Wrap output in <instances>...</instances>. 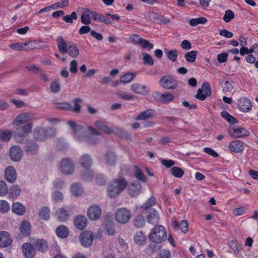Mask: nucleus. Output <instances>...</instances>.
<instances>
[{
    "label": "nucleus",
    "mask_w": 258,
    "mask_h": 258,
    "mask_svg": "<svg viewBox=\"0 0 258 258\" xmlns=\"http://www.w3.org/2000/svg\"><path fill=\"white\" fill-rule=\"evenodd\" d=\"M67 124L73 130L74 138L76 141L79 142H85L89 145H94L99 142V138L94 136H100L101 134L94 127L88 126L87 130L91 134V136H85L84 135V128L81 125L77 124L75 122L73 121H69Z\"/></svg>",
    "instance_id": "1"
},
{
    "label": "nucleus",
    "mask_w": 258,
    "mask_h": 258,
    "mask_svg": "<svg viewBox=\"0 0 258 258\" xmlns=\"http://www.w3.org/2000/svg\"><path fill=\"white\" fill-rule=\"evenodd\" d=\"M56 42L58 49L61 54L68 53L73 58H76L79 56V48L73 42L71 41L66 42L62 37L59 36L56 39Z\"/></svg>",
    "instance_id": "2"
},
{
    "label": "nucleus",
    "mask_w": 258,
    "mask_h": 258,
    "mask_svg": "<svg viewBox=\"0 0 258 258\" xmlns=\"http://www.w3.org/2000/svg\"><path fill=\"white\" fill-rule=\"evenodd\" d=\"M127 182L122 177L114 179L107 187L109 197L114 198L118 195L126 186Z\"/></svg>",
    "instance_id": "3"
},
{
    "label": "nucleus",
    "mask_w": 258,
    "mask_h": 258,
    "mask_svg": "<svg viewBox=\"0 0 258 258\" xmlns=\"http://www.w3.org/2000/svg\"><path fill=\"white\" fill-rule=\"evenodd\" d=\"M166 236V229L161 225L155 226L149 234L150 239L157 243H160L165 240Z\"/></svg>",
    "instance_id": "4"
},
{
    "label": "nucleus",
    "mask_w": 258,
    "mask_h": 258,
    "mask_svg": "<svg viewBox=\"0 0 258 258\" xmlns=\"http://www.w3.org/2000/svg\"><path fill=\"white\" fill-rule=\"evenodd\" d=\"M228 132L230 136L234 138H242L249 136V132L240 126H233L228 128Z\"/></svg>",
    "instance_id": "5"
},
{
    "label": "nucleus",
    "mask_w": 258,
    "mask_h": 258,
    "mask_svg": "<svg viewBox=\"0 0 258 258\" xmlns=\"http://www.w3.org/2000/svg\"><path fill=\"white\" fill-rule=\"evenodd\" d=\"M115 220L119 223L125 224L131 219V213L130 211L125 208L118 209L114 214Z\"/></svg>",
    "instance_id": "6"
},
{
    "label": "nucleus",
    "mask_w": 258,
    "mask_h": 258,
    "mask_svg": "<svg viewBox=\"0 0 258 258\" xmlns=\"http://www.w3.org/2000/svg\"><path fill=\"white\" fill-rule=\"evenodd\" d=\"M160 85L166 89H175L178 86L177 81L171 76H165L159 80Z\"/></svg>",
    "instance_id": "7"
},
{
    "label": "nucleus",
    "mask_w": 258,
    "mask_h": 258,
    "mask_svg": "<svg viewBox=\"0 0 258 258\" xmlns=\"http://www.w3.org/2000/svg\"><path fill=\"white\" fill-rule=\"evenodd\" d=\"M59 169L63 174H71L74 171L75 164L71 160L64 158L60 161Z\"/></svg>",
    "instance_id": "8"
},
{
    "label": "nucleus",
    "mask_w": 258,
    "mask_h": 258,
    "mask_svg": "<svg viewBox=\"0 0 258 258\" xmlns=\"http://www.w3.org/2000/svg\"><path fill=\"white\" fill-rule=\"evenodd\" d=\"M33 124L32 123H28L21 127H18L16 130L15 134V138L18 143H22V137L27 134L30 133L32 131Z\"/></svg>",
    "instance_id": "9"
},
{
    "label": "nucleus",
    "mask_w": 258,
    "mask_h": 258,
    "mask_svg": "<svg viewBox=\"0 0 258 258\" xmlns=\"http://www.w3.org/2000/svg\"><path fill=\"white\" fill-rule=\"evenodd\" d=\"M82 245L87 247L93 242L94 237L92 232L85 231L83 232L79 236Z\"/></svg>",
    "instance_id": "10"
},
{
    "label": "nucleus",
    "mask_w": 258,
    "mask_h": 258,
    "mask_svg": "<svg viewBox=\"0 0 258 258\" xmlns=\"http://www.w3.org/2000/svg\"><path fill=\"white\" fill-rule=\"evenodd\" d=\"M34 119V114L31 112H24L18 115L14 119L13 125H20Z\"/></svg>",
    "instance_id": "11"
},
{
    "label": "nucleus",
    "mask_w": 258,
    "mask_h": 258,
    "mask_svg": "<svg viewBox=\"0 0 258 258\" xmlns=\"http://www.w3.org/2000/svg\"><path fill=\"white\" fill-rule=\"evenodd\" d=\"M250 100L246 97H241L237 101V108L243 112H248L252 108Z\"/></svg>",
    "instance_id": "12"
},
{
    "label": "nucleus",
    "mask_w": 258,
    "mask_h": 258,
    "mask_svg": "<svg viewBox=\"0 0 258 258\" xmlns=\"http://www.w3.org/2000/svg\"><path fill=\"white\" fill-rule=\"evenodd\" d=\"M228 148L232 152L235 153H242L244 149V143L238 140L232 141L229 143Z\"/></svg>",
    "instance_id": "13"
},
{
    "label": "nucleus",
    "mask_w": 258,
    "mask_h": 258,
    "mask_svg": "<svg viewBox=\"0 0 258 258\" xmlns=\"http://www.w3.org/2000/svg\"><path fill=\"white\" fill-rule=\"evenodd\" d=\"M87 215L91 220H97L100 218L101 215V209L99 206L93 205L88 208Z\"/></svg>",
    "instance_id": "14"
},
{
    "label": "nucleus",
    "mask_w": 258,
    "mask_h": 258,
    "mask_svg": "<svg viewBox=\"0 0 258 258\" xmlns=\"http://www.w3.org/2000/svg\"><path fill=\"white\" fill-rule=\"evenodd\" d=\"M80 163L84 170H86L87 173L92 175V170L90 169V167L92 165V161L89 155L84 154L82 156L80 159Z\"/></svg>",
    "instance_id": "15"
},
{
    "label": "nucleus",
    "mask_w": 258,
    "mask_h": 258,
    "mask_svg": "<svg viewBox=\"0 0 258 258\" xmlns=\"http://www.w3.org/2000/svg\"><path fill=\"white\" fill-rule=\"evenodd\" d=\"M23 156V151L20 147L14 146L10 150V157L15 162L20 161Z\"/></svg>",
    "instance_id": "16"
},
{
    "label": "nucleus",
    "mask_w": 258,
    "mask_h": 258,
    "mask_svg": "<svg viewBox=\"0 0 258 258\" xmlns=\"http://www.w3.org/2000/svg\"><path fill=\"white\" fill-rule=\"evenodd\" d=\"M209 90L210 84L208 82H204L201 88L198 90L196 98L201 101L204 100L207 98Z\"/></svg>",
    "instance_id": "17"
},
{
    "label": "nucleus",
    "mask_w": 258,
    "mask_h": 258,
    "mask_svg": "<svg viewBox=\"0 0 258 258\" xmlns=\"http://www.w3.org/2000/svg\"><path fill=\"white\" fill-rule=\"evenodd\" d=\"M22 251L26 258H33L35 255V249L33 244L25 243L22 245Z\"/></svg>",
    "instance_id": "18"
},
{
    "label": "nucleus",
    "mask_w": 258,
    "mask_h": 258,
    "mask_svg": "<svg viewBox=\"0 0 258 258\" xmlns=\"http://www.w3.org/2000/svg\"><path fill=\"white\" fill-rule=\"evenodd\" d=\"M131 89L135 93L143 95H146L149 93V89L146 86L139 83L133 84Z\"/></svg>",
    "instance_id": "19"
},
{
    "label": "nucleus",
    "mask_w": 258,
    "mask_h": 258,
    "mask_svg": "<svg viewBox=\"0 0 258 258\" xmlns=\"http://www.w3.org/2000/svg\"><path fill=\"white\" fill-rule=\"evenodd\" d=\"M12 242L11 235L8 232L0 231V247H8L11 244Z\"/></svg>",
    "instance_id": "20"
},
{
    "label": "nucleus",
    "mask_w": 258,
    "mask_h": 258,
    "mask_svg": "<svg viewBox=\"0 0 258 258\" xmlns=\"http://www.w3.org/2000/svg\"><path fill=\"white\" fill-rule=\"evenodd\" d=\"M102 162L109 166L114 165L116 162V157L112 152H108L104 154Z\"/></svg>",
    "instance_id": "21"
},
{
    "label": "nucleus",
    "mask_w": 258,
    "mask_h": 258,
    "mask_svg": "<svg viewBox=\"0 0 258 258\" xmlns=\"http://www.w3.org/2000/svg\"><path fill=\"white\" fill-rule=\"evenodd\" d=\"M16 172L12 166L8 167L5 172L6 179L9 182H14L16 179Z\"/></svg>",
    "instance_id": "22"
},
{
    "label": "nucleus",
    "mask_w": 258,
    "mask_h": 258,
    "mask_svg": "<svg viewBox=\"0 0 258 258\" xmlns=\"http://www.w3.org/2000/svg\"><path fill=\"white\" fill-rule=\"evenodd\" d=\"M74 224L77 228L83 230L86 228L87 225V220L85 216L79 215L74 219Z\"/></svg>",
    "instance_id": "23"
},
{
    "label": "nucleus",
    "mask_w": 258,
    "mask_h": 258,
    "mask_svg": "<svg viewBox=\"0 0 258 258\" xmlns=\"http://www.w3.org/2000/svg\"><path fill=\"white\" fill-rule=\"evenodd\" d=\"M148 213L147 217V222L152 224L158 223L159 218L158 212L154 209H151Z\"/></svg>",
    "instance_id": "24"
},
{
    "label": "nucleus",
    "mask_w": 258,
    "mask_h": 258,
    "mask_svg": "<svg viewBox=\"0 0 258 258\" xmlns=\"http://www.w3.org/2000/svg\"><path fill=\"white\" fill-rule=\"evenodd\" d=\"M221 87L224 94L230 93L234 88L233 81L231 78H228L221 83Z\"/></svg>",
    "instance_id": "25"
},
{
    "label": "nucleus",
    "mask_w": 258,
    "mask_h": 258,
    "mask_svg": "<svg viewBox=\"0 0 258 258\" xmlns=\"http://www.w3.org/2000/svg\"><path fill=\"white\" fill-rule=\"evenodd\" d=\"M141 189V185L140 183H133L128 186V191L131 197L138 195Z\"/></svg>",
    "instance_id": "26"
},
{
    "label": "nucleus",
    "mask_w": 258,
    "mask_h": 258,
    "mask_svg": "<svg viewBox=\"0 0 258 258\" xmlns=\"http://www.w3.org/2000/svg\"><path fill=\"white\" fill-rule=\"evenodd\" d=\"M35 250L44 252L47 249V245L44 239H37L33 243Z\"/></svg>",
    "instance_id": "27"
},
{
    "label": "nucleus",
    "mask_w": 258,
    "mask_h": 258,
    "mask_svg": "<svg viewBox=\"0 0 258 258\" xmlns=\"http://www.w3.org/2000/svg\"><path fill=\"white\" fill-rule=\"evenodd\" d=\"M154 117V111L151 110H146L141 112L135 119L136 120H146Z\"/></svg>",
    "instance_id": "28"
},
{
    "label": "nucleus",
    "mask_w": 258,
    "mask_h": 258,
    "mask_svg": "<svg viewBox=\"0 0 258 258\" xmlns=\"http://www.w3.org/2000/svg\"><path fill=\"white\" fill-rule=\"evenodd\" d=\"M12 210L18 215H23L25 212V207L20 202H16L13 204Z\"/></svg>",
    "instance_id": "29"
},
{
    "label": "nucleus",
    "mask_w": 258,
    "mask_h": 258,
    "mask_svg": "<svg viewBox=\"0 0 258 258\" xmlns=\"http://www.w3.org/2000/svg\"><path fill=\"white\" fill-rule=\"evenodd\" d=\"M55 214L57 220L60 222L66 221L68 219L69 216L68 211L63 208L58 209L56 211Z\"/></svg>",
    "instance_id": "30"
},
{
    "label": "nucleus",
    "mask_w": 258,
    "mask_h": 258,
    "mask_svg": "<svg viewBox=\"0 0 258 258\" xmlns=\"http://www.w3.org/2000/svg\"><path fill=\"white\" fill-rule=\"evenodd\" d=\"M56 235L60 238H66L69 233L68 228L64 225H59L55 230Z\"/></svg>",
    "instance_id": "31"
},
{
    "label": "nucleus",
    "mask_w": 258,
    "mask_h": 258,
    "mask_svg": "<svg viewBox=\"0 0 258 258\" xmlns=\"http://www.w3.org/2000/svg\"><path fill=\"white\" fill-rule=\"evenodd\" d=\"M38 149V146L33 142H29L25 146V152L29 155H33L36 153Z\"/></svg>",
    "instance_id": "32"
},
{
    "label": "nucleus",
    "mask_w": 258,
    "mask_h": 258,
    "mask_svg": "<svg viewBox=\"0 0 258 258\" xmlns=\"http://www.w3.org/2000/svg\"><path fill=\"white\" fill-rule=\"evenodd\" d=\"M105 133L107 134H113L117 136L119 135L121 133V130L116 126L110 127L106 124L103 126L102 130Z\"/></svg>",
    "instance_id": "33"
},
{
    "label": "nucleus",
    "mask_w": 258,
    "mask_h": 258,
    "mask_svg": "<svg viewBox=\"0 0 258 258\" xmlns=\"http://www.w3.org/2000/svg\"><path fill=\"white\" fill-rule=\"evenodd\" d=\"M38 216L42 220H48L50 217V209L46 207H42L39 212Z\"/></svg>",
    "instance_id": "34"
},
{
    "label": "nucleus",
    "mask_w": 258,
    "mask_h": 258,
    "mask_svg": "<svg viewBox=\"0 0 258 258\" xmlns=\"http://www.w3.org/2000/svg\"><path fill=\"white\" fill-rule=\"evenodd\" d=\"M136 77L133 73H127L120 77L119 82L122 84H127L131 82Z\"/></svg>",
    "instance_id": "35"
},
{
    "label": "nucleus",
    "mask_w": 258,
    "mask_h": 258,
    "mask_svg": "<svg viewBox=\"0 0 258 258\" xmlns=\"http://www.w3.org/2000/svg\"><path fill=\"white\" fill-rule=\"evenodd\" d=\"M20 229L21 233L25 236L29 235L31 233L30 225L28 221H23L21 224Z\"/></svg>",
    "instance_id": "36"
},
{
    "label": "nucleus",
    "mask_w": 258,
    "mask_h": 258,
    "mask_svg": "<svg viewBox=\"0 0 258 258\" xmlns=\"http://www.w3.org/2000/svg\"><path fill=\"white\" fill-rule=\"evenodd\" d=\"M91 10L89 9H85L84 12L81 17V23L85 25H89L91 24Z\"/></svg>",
    "instance_id": "37"
},
{
    "label": "nucleus",
    "mask_w": 258,
    "mask_h": 258,
    "mask_svg": "<svg viewBox=\"0 0 258 258\" xmlns=\"http://www.w3.org/2000/svg\"><path fill=\"white\" fill-rule=\"evenodd\" d=\"M13 135V132L10 130H5L0 132V140L8 142L10 141Z\"/></svg>",
    "instance_id": "38"
},
{
    "label": "nucleus",
    "mask_w": 258,
    "mask_h": 258,
    "mask_svg": "<svg viewBox=\"0 0 258 258\" xmlns=\"http://www.w3.org/2000/svg\"><path fill=\"white\" fill-rule=\"evenodd\" d=\"M44 132L43 128H38L35 130L34 131V136L36 140L38 141H43L44 140L46 137H50L51 135H49L46 133H44V135L43 136H41V134L43 133Z\"/></svg>",
    "instance_id": "39"
},
{
    "label": "nucleus",
    "mask_w": 258,
    "mask_h": 258,
    "mask_svg": "<svg viewBox=\"0 0 258 258\" xmlns=\"http://www.w3.org/2000/svg\"><path fill=\"white\" fill-rule=\"evenodd\" d=\"M134 240L138 245H143L145 244L146 237L142 232H139L135 234Z\"/></svg>",
    "instance_id": "40"
},
{
    "label": "nucleus",
    "mask_w": 258,
    "mask_h": 258,
    "mask_svg": "<svg viewBox=\"0 0 258 258\" xmlns=\"http://www.w3.org/2000/svg\"><path fill=\"white\" fill-rule=\"evenodd\" d=\"M164 51L169 59L173 62H175L177 60L178 53L177 49L169 50L168 49H166L164 50Z\"/></svg>",
    "instance_id": "41"
},
{
    "label": "nucleus",
    "mask_w": 258,
    "mask_h": 258,
    "mask_svg": "<svg viewBox=\"0 0 258 258\" xmlns=\"http://www.w3.org/2000/svg\"><path fill=\"white\" fill-rule=\"evenodd\" d=\"M221 114L222 117L231 124H234L238 122V120L231 115L227 111H223Z\"/></svg>",
    "instance_id": "42"
},
{
    "label": "nucleus",
    "mask_w": 258,
    "mask_h": 258,
    "mask_svg": "<svg viewBox=\"0 0 258 258\" xmlns=\"http://www.w3.org/2000/svg\"><path fill=\"white\" fill-rule=\"evenodd\" d=\"M21 189L17 185H14L11 188L9 193V198L15 199L17 198L20 194Z\"/></svg>",
    "instance_id": "43"
},
{
    "label": "nucleus",
    "mask_w": 258,
    "mask_h": 258,
    "mask_svg": "<svg viewBox=\"0 0 258 258\" xmlns=\"http://www.w3.org/2000/svg\"><path fill=\"white\" fill-rule=\"evenodd\" d=\"M134 171H135V177L139 180L145 182L147 181V178L142 172V171L140 169V168L137 166H135L134 167Z\"/></svg>",
    "instance_id": "44"
},
{
    "label": "nucleus",
    "mask_w": 258,
    "mask_h": 258,
    "mask_svg": "<svg viewBox=\"0 0 258 258\" xmlns=\"http://www.w3.org/2000/svg\"><path fill=\"white\" fill-rule=\"evenodd\" d=\"M31 44V43H15L10 45V48L14 50L22 51L25 50V46Z\"/></svg>",
    "instance_id": "45"
},
{
    "label": "nucleus",
    "mask_w": 258,
    "mask_h": 258,
    "mask_svg": "<svg viewBox=\"0 0 258 258\" xmlns=\"http://www.w3.org/2000/svg\"><path fill=\"white\" fill-rule=\"evenodd\" d=\"M71 191L75 196L81 195L83 192L82 187L78 183H74L72 185Z\"/></svg>",
    "instance_id": "46"
},
{
    "label": "nucleus",
    "mask_w": 258,
    "mask_h": 258,
    "mask_svg": "<svg viewBox=\"0 0 258 258\" xmlns=\"http://www.w3.org/2000/svg\"><path fill=\"white\" fill-rule=\"evenodd\" d=\"M197 52L196 50H191L186 53L184 55V57L187 61L191 63L194 62L197 56Z\"/></svg>",
    "instance_id": "47"
},
{
    "label": "nucleus",
    "mask_w": 258,
    "mask_h": 258,
    "mask_svg": "<svg viewBox=\"0 0 258 258\" xmlns=\"http://www.w3.org/2000/svg\"><path fill=\"white\" fill-rule=\"evenodd\" d=\"M171 173L174 177L180 178L183 176L184 171L181 168L174 166L171 168Z\"/></svg>",
    "instance_id": "48"
},
{
    "label": "nucleus",
    "mask_w": 258,
    "mask_h": 258,
    "mask_svg": "<svg viewBox=\"0 0 258 258\" xmlns=\"http://www.w3.org/2000/svg\"><path fill=\"white\" fill-rule=\"evenodd\" d=\"M82 101V99L80 98H77L74 100V106H72V109L70 110H72L73 111L77 113H79L81 111V106L80 105V103Z\"/></svg>",
    "instance_id": "49"
},
{
    "label": "nucleus",
    "mask_w": 258,
    "mask_h": 258,
    "mask_svg": "<svg viewBox=\"0 0 258 258\" xmlns=\"http://www.w3.org/2000/svg\"><path fill=\"white\" fill-rule=\"evenodd\" d=\"M50 90L52 92L56 93L60 90V83L58 80H55L52 82L50 85Z\"/></svg>",
    "instance_id": "50"
},
{
    "label": "nucleus",
    "mask_w": 258,
    "mask_h": 258,
    "mask_svg": "<svg viewBox=\"0 0 258 258\" xmlns=\"http://www.w3.org/2000/svg\"><path fill=\"white\" fill-rule=\"evenodd\" d=\"M135 226L137 228H141L145 224V220L143 216H138L134 221Z\"/></svg>",
    "instance_id": "51"
},
{
    "label": "nucleus",
    "mask_w": 258,
    "mask_h": 258,
    "mask_svg": "<svg viewBox=\"0 0 258 258\" xmlns=\"http://www.w3.org/2000/svg\"><path fill=\"white\" fill-rule=\"evenodd\" d=\"M207 20L204 17L192 19L189 21V24L192 26H196L199 24H204Z\"/></svg>",
    "instance_id": "52"
},
{
    "label": "nucleus",
    "mask_w": 258,
    "mask_h": 258,
    "mask_svg": "<svg viewBox=\"0 0 258 258\" xmlns=\"http://www.w3.org/2000/svg\"><path fill=\"white\" fill-rule=\"evenodd\" d=\"M10 209L9 203L5 200H0V212L5 213Z\"/></svg>",
    "instance_id": "53"
},
{
    "label": "nucleus",
    "mask_w": 258,
    "mask_h": 258,
    "mask_svg": "<svg viewBox=\"0 0 258 258\" xmlns=\"http://www.w3.org/2000/svg\"><path fill=\"white\" fill-rule=\"evenodd\" d=\"M63 198V195L60 191H55L52 194V200L55 203L62 201Z\"/></svg>",
    "instance_id": "54"
},
{
    "label": "nucleus",
    "mask_w": 258,
    "mask_h": 258,
    "mask_svg": "<svg viewBox=\"0 0 258 258\" xmlns=\"http://www.w3.org/2000/svg\"><path fill=\"white\" fill-rule=\"evenodd\" d=\"M8 192V188L6 183L0 180V197L5 196Z\"/></svg>",
    "instance_id": "55"
},
{
    "label": "nucleus",
    "mask_w": 258,
    "mask_h": 258,
    "mask_svg": "<svg viewBox=\"0 0 258 258\" xmlns=\"http://www.w3.org/2000/svg\"><path fill=\"white\" fill-rule=\"evenodd\" d=\"M116 94L118 97L119 98L126 100H131L134 99V96L131 94H127L124 93L120 91H118L116 92Z\"/></svg>",
    "instance_id": "56"
},
{
    "label": "nucleus",
    "mask_w": 258,
    "mask_h": 258,
    "mask_svg": "<svg viewBox=\"0 0 258 258\" xmlns=\"http://www.w3.org/2000/svg\"><path fill=\"white\" fill-rule=\"evenodd\" d=\"M56 108L64 110H70L72 109L71 105L67 102H59L55 104Z\"/></svg>",
    "instance_id": "57"
},
{
    "label": "nucleus",
    "mask_w": 258,
    "mask_h": 258,
    "mask_svg": "<svg viewBox=\"0 0 258 258\" xmlns=\"http://www.w3.org/2000/svg\"><path fill=\"white\" fill-rule=\"evenodd\" d=\"M77 19V14L75 12H72L71 15H66L65 16H63L62 18L63 20L68 23H72L73 20H76Z\"/></svg>",
    "instance_id": "58"
},
{
    "label": "nucleus",
    "mask_w": 258,
    "mask_h": 258,
    "mask_svg": "<svg viewBox=\"0 0 258 258\" xmlns=\"http://www.w3.org/2000/svg\"><path fill=\"white\" fill-rule=\"evenodd\" d=\"M143 62L145 64H149L150 66H152L154 64V61L152 58V57L147 53H143Z\"/></svg>",
    "instance_id": "59"
},
{
    "label": "nucleus",
    "mask_w": 258,
    "mask_h": 258,
    "mask_svg": "<svg viewBox=\"0 0 258 258\" xmlns=\"http://www.w3.org/2000/svg\"><path fill=\"white\" fill-rule=\"evenodd\" d=\"M174 96L171 93L163 94L161 102L164 103H168L174 99Z\"/></svg>",
    "instance_id": "60"
},
{
    "label": "nucleus",
    "mask_w": 258,
    "mask_h": 258,
    "mask_svg": "<svg viewBox=\"0 0 258 258\" xmlns=\"http://www.w3.org/2000/svg\"><path fill=\"white\" fill-rule=\"evenodd\" d=\"M234 17V14L231 10H227L223 17V20L225 22H230Z\"/></svg>",
    "instance_id": "61"
},
{
    "label": "nucleus",
    "mask_w": 258,
    "mask_h": 258,
    "mask_svg": "<svg viewBox=\"0 0 258 258\" xmlns=\"http://www.w3.org/2000/svg\"><path fill=\"white\" fill-rule=\"evenodd\" d=\"M170 252L169 250L163 249L161 250L157 254L156 258H169Z\"/></svg>",
    "instance_id": "62"
},
{
    "label": "nucleus",
    "mask_w": 258,
    "mask_h": 258,
    "mask_svg": "<svg viewBox=\"0 0 258 258\" xmlns=\"http://www.w3.org/2000/svg\"><path fill=\"white\" fill-rule=\"evenodd\" d=\"M142 39L139 35L135 34H132L129 38L130 41L135 44H140Z\"/></svg>",
    "instance_id": "63"
},
{
    "label": "nucleus",
    "mask_w": 258,
    "mask_h": 258,
    "mask_svg": "<svg viewBox=\"0 0 258 258\" xmlns=\"http://www.w3.org/2000/svg\"><path fill=\"white\" fill-rule=\"evenodd\" d=\"M156 20L157 23L163 24H168L170 22V20L169 18L162 16H157Z\"/></svg>",
    "instance_id": "64"
}]
</instances>
